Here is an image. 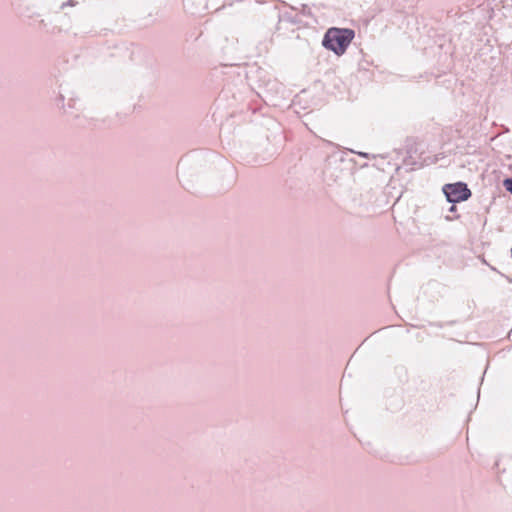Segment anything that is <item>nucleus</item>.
<instances>
[{
	"label": "nucleus",
	"mask_w": 512,
	"mask_h": 512,
	"mask_svg": "<svg viewBox=\"0 0 512 512\" xmlns=\"http://www.w3.org/2000/svg\"><path fill=\"white\" fill-rule=\"evenodd\" d=\"M355 37L352 29L330 28L323 39V46L337 55H342Z\"/></svg>",
	"instance_id": "nucleus-1"
},
{
	"label": "nucleus",
	"mask_w": 512,
	"mask_h": 512,
	"mask_svg": "<svg viewBox=\"0 0 512 512\" xmlns=\"http://www.w3.org/2000/svg\"><path fill=\"white\" fill-rule=\"evenodd\" d=\"M455 209H456L455 206H452L450 210L455 211Z\"/></svg>",
	"instance_id": "nucleus-4"
},
{
	"label": "nucleus",
	"mask_w": 512,
	"mask_h": 512,
	"mask_svg": "<svg viewBox=\"0 0 512 512\" xmlns=\"http://www.w3.org/2000/svg\"><path fill=\"white\" fill-rule=\"evenodd\" d=\"M504 186L512 194V179H506L504 181Z\"/></svg>",
	"instance_id": "nucleus-3"
},
{
	"label": "nucleus",
	"mask_w": 512,
	"mask_h": 512,
	"mask_svg": "<svg viewBox=\"0 0 512 512\" xmlns=\"http://www.w3.org/2000/svg\"><path fill=\"white\" fill-rule=\"evenodd\" d=\"M443 192L447 200L451 203L465 201L471 196V191L468 189L467 185L462 182L446 184L443 187Z\"/></svg>",
	"instance_id": "nucleus-2"
}]
</instances>
